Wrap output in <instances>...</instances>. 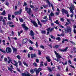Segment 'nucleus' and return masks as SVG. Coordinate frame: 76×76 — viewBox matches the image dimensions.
<instances>
[{
    "label": "nucleus",
    "mask_w": 76,
    "mask_h": 76,
    "mask_svg": "<svg viewBox=\"0 0 76 76\" xmlns=\"http://www.w3.org/2000/svg\"><path fill=\"white\" fill-rule=\"evenodd\" d=\"M72 29V28L70 27L69 26H68L67 27L65 28H64L65 33H68V32H69V34H71Z\"/></svg>",
    "instance_id": "1"
},
{
    "label": "nucleus",
    "mask_w": 76,
    "mask_h": 76,
    "mask_svg": "<svg viewBox=\"0 0 76 76\" xmlns=\"http://www.w3.org/2000/svg\"><path fill=\"white\" fill-rule=\"evenodd\" d=\"M22 76H33L27 71L26 72L24 73H22Z\"/></svg>",
    "instance_id": "2"
},
{
    "label": "nucleus",
    "mask_w": 76,
    "mask_h": 76,
    "mask_svg": "<svg viewBox=\"0 0 76 76\" xmlns=\"http://www.w3.org/2000/svg\"><path fill=\"white\" fill-rule=\"evenodd\" d=\"M26 11H27L29 15H31V8H28L27 7L25 8Z\"/></svg>",
    "instance_id": "3"
},
{
    "label": "nucleus",
    "mask_w": 76,
    "mask_h": 76,
    "mask_svg": "<svg viewBox=\"0 0 76 76\" xmlns=\"http://www.w3.org/2000/svg\"><path fill=\"white\" fill-rule=\"evenodd\" d=\"M47 3L48 4L49 7H50V6H51L53 10H54V6H53V4H51V3L48 0L47 1Z\"/></svg>",
    "instance_id": "4"
},
{
    "label": "nucleus",
    "mask_w": 76,
    "mask_h": 76,
    "mask_svg": "<svg viewBox=\"0 0 76 76\" xmlns=\"http://www.w3.org/2000/svg\"><path fill=\"white\" fill-rule=\"evenodd\" d=\"M6 51L7 53H10L12 52V49L9 47H7L6 48Z\"/></svg>",
    "instance_id": "5"
},
{
    "label": "nucleus",
    "mask_w": 76,
    "mask_h": 76,
    "mask_svg": "<svg viewBox=\"0 0 76 76\" xmlns=\"http://www.w3.org/2000/svg\"><path fill=\"white\" fill-rule=\"evenodd\" d=\"M22 13V9L20 10L19 11L15 12L14 13V14L16 15H20V14H21V13Z\"/></svg>",
    "instance_id": "6"
},
{
    "label": "nucleus",
    "mask_w": 76,
    "mask_h": 76,
    "mask_svg": "<svg viewBox=\"0 0 76 76\" xmlns=\"http://www.w3.org/2000/svg\"><path fill=\"white\" fill-rule=\"evenodd\" d=\"M31 22L34 25V26H35V27H38L37 24V23H36V22H35V21L31 20Z\"/></svg>",
    "instance_id": "7"
},
{
    "label": "nucleus",
    "mask_w": 76,
    "mask_h": 76,
    "mask_svg": "<svg viewBox=\"0 0 76 76\" xmlns=\"http://www.w3.org/2000/svg\"><path fill=\"white\" fill-rule=\"evenodd\" d=\"M68 49V47H66L65 49H64L63 50L61 49H58V50L59 51H63V52H64V51H67V50Z\"/></svg>",
    "instance_id": "8"
},
{
    "label": "nucleus",
    "mask_w": 76,
    "mask_h": 76,
    "mask_svg": "<svg viewBox=\"0 0 76 76\" xmlns=\"http://www.w3.org/2000/svg\"><path fill=\"white\" fill-rule=\"evenodd\" d=\"M27 41H28V39L26 38L24 39L22 41L23 44H26V43Z\"/></svg>",
    "instance_id": "9"
},
{
    "label": "nucleus",
    "mask_w": 76,
    "mask_h": 76,
    "mask_svg": "<svg viewBox=\"0 0 76 76\" xmlns=\"http://www.w3.org/2000/svg\"><path fill=\"white\" fill-rule=\"evenodd\" d=\"M42 69H41V68H39L37 70H36V74L37 75H38V73H39V72Z\"/></svg>",
    "instance_id": "10"
},
{
    "label": "nucleus",
    "mask_w": 76,
    "mask_h": 76,
    "mask_svg": "<svg viewBox=\"0 0 76 76\" xmlns=\"http://www.w3.org/2000/svg\"><path fill=\"white\" fill-rule=\"evenodd\" d=\"M13 61L14 63H15V64H13V65H14V66H15L16 67H18V62H16V61Z\"/></svg>",
    "instance_id": "11"
},
{
    "label": "nucleus",
    "mask_w": 76,
    "mask_h": 76,
    "mask_svg": "<svg viewBox=\"0 0 76 76\" xmlns=\"http://www.w3.org/2000/svg\"><path fill=\"white\" fill-rule=\"evenodd\" d=\"M70 13H72V14H71L70 16L71 18H72L73 16L74 15V12H73V10H70Z\"/></svg>",
    "instance_id": "12"
},
{
    "label": "nucleus",
    "mask_w": 76,
    "mask_h": 76,
    "mask_svg": "<svg viewBox=\"0 0 76 76\" xmlns=\"http://www.w3.org/2000/svg\"><path fill=\"white\" fill-rule=\"evenodd\" d=\"M46 58L48 62H50L51 61V59H50V58L49 56H46Z\"/></svg>",
    "instance_id": "13"
},
{
    "label": "nucleus",
    "mask_w": 76,
    "mask_h": 76,
    "mask_svg": "<svg viewBox=\"0 0 76 76\" xmlns=\"http://www.w3.org/2000/svg\"><path fill=\"white\" fill-rule=\"evenodd\" d=\"M30 35H31V36H33L34 35V33L33 31L31 30L30 32V33L29 34Z\"/></svg>",
    "instance_id": "14"
},
{
    "label": "nucleus",
    "mask_w": 76,
    "mask_h": 76,
    "mask_svg": "<svg viewBox=\"0 0 76 76\" xmlns=\"http://www.w3.org/2000/svg\"><path fill=\"white\" fill-rule=\"evenodd\" d=\"M74 7H75L74 5L72 4L71 5V6L70 7V8L69 7L68 8L69 9L70 11V10H74Z\"/></svg>",
    "instance_id": "15"
},
{
    "label": "nucleus",
    "mask_w": 76,
    "mask_h": 76,
    "mask_svg": "<svg viewBox=\"0 0 76 76\" xmlns=\"http://www.w3.org/2000/svg\"><path fill=\"white\" fill-rule=\"evenodd\" d=\"M31 58H34V57H36V54L35 53H34V54L31 53Z\"/></svg>",
    "instance_id": "16"
},
{
    "label": "nucleus",
    "mask_w": 76,
    "mask_h": 76,
    "mask_svg": "<svg viewBox=\"0 0 76 76\" xmlns=\"http://www.w3.org/2000/svg\"><path fill=\"white\" fill-rule=\"evenodd\" d=\"M62 12H64V13H65L66 14H68V12H67V11L66 10H65L64 9H62Z\"/></svg>",
    "instance_id": "17"
},
{
    "label": "nucleus",
    "mask_w": 76,
    "mask_h": 76,
    "mask_svg": "<svg viewBox=\"0 0 76 76\" xmlns=\"http://www.w3.org/2000/svg\"><path fill=\"white\" fill-rule=\"evenodd\" d=\"M56 56L57 58H61V56H60L58 53L56 55Z\"/></svg>",
    "instance_id": "18"
},
{
    "label": "nucleus",
    "mask_w": 76,
    "mask_h": 76,
    "mask_svg": "<svg viewBox=\"0 0 76 76\" xmlns=\"http://www.w3.org/2000/svg\"><path fill=\"white\" fill-rule=\"evenodd\" d=\"M12 49L13 50L14 53H16V51H17V49H16V48H14L13 47H12Z\"/></svg>",
    "instance_id": "19"
},
{
    "label": "nucleus",
    "mask_w": 76,
    "mask_h": 76,
    "mask_svg": "<svg viewBox=\"0 0 76 76\" xmlns=\"http://www.w3.org/2000/svg\"><path fill=\"white\" fill-rule=\"evenodd\" d=\"M30 72L31 73V74H33L34 73V69H31L30 70Z\"/></svg>",
    "instance_id": "20"
},
{
    "label": "nucleus",
    "mask_w": 76,
    "mask_h": 76,
    "mask_svg": "<svg viewBox=\"0 0 76 76\" xmlns=\"http://www.w3.org/2000/svg\"><path fill=\"white\" fill-rule=\"evenodd\" d=\"M6 15V11L4 10V11L1 14V15Z\"/></svg>",
    "instance_id": "21"
},
{
    "label": "nucleus",
    "mask_w": 76,
    "mask_h": 76,
    "mask_svg": "<svg viewBox=\"0 0 76 76\" xmlns=\"http://www.w3.org/2000/svg\"><path fill=\"white\" fill-rule=\"evenodd\" d=\"M7 67L9 70L11 72V73H12V68H10L9 67Z\"/></svg>",
    "instance_id": "22"
},
{
    "label": "nucleus",
    "mask_w": 76,
    "mask_h": 76,
    "mask_svg": "<svg viewBox=\"0 0 76 76\" xmlns=\"http://www.w3.org/2000/svg\"><path fill=\"white\" fill-rule=\"evenodd\" d=\"M18 63L19 64V66H22V62L20 61L19 60L18 61Z\"/></svg>",
    "instance_id": "23"
},
{
    "label": "nucleus",
    "mask_w": 76,
    "mask_h": 76,
    "mask_svg": "<svg viewBox=\"0 0 76 76\" xmlns=\"http://www.w3.org/2000/svg\"><path fill=\"white\" fill-rule=\"evenodd\" d=\"M10 17H11V15L10 14L8 15V18L9 20H11L10 18Z\"/></svg>",
    "instance_id": "24"
},
{
    "label": "nucleus",
    "mask_w": 76,
    "mask_h": 76,
    "mask_svg": "<svg viewBox=\"0 0 76 76\" xmlns=\"http://www.w3.org/2000/svg\"><path fill=\"white\" fill-rule=\"evenodd\" d=\"M41 32L42 34H46V31L44 30H42L41 31Z\"/></svg>",
    "instance_id": "25"
},
{
    "label": "nucleus",
    "mask_w": 76,
    "mask_h": 76,
    "mask_svg": "<svg viewBox=\"0 0 76 76\" xmlns=\"http://www.w3.org/2000/svg\"><path fill=\"white\" fill-rule=\"evenodd\" d=\"M54 23L57 25H60V23L58 22V20H56V21L54 22Z\"/></svg>",
    "instance_id": "26"
},
{
    "label": "nucleus",
    "mask_w": 76,
    "mask_h": 76,
    "mask_svg": "<svg viewBox=\"0 0 76 76\" xmlns=\"http://www.w3.org/2000/svg\"><path fill=\"white\" fill-rule=\"evenodd\" d=\"M7 24L8 25H12L13 24V22L11 21H9L7 23Z\"/></svg>",
    "instance_id": "27"
},
{
    "label": "nucleus",
    "mask_w": 76,
    "mask_h": 76,
    "mask_svg": "<svg viewBox=\"0 0 76 76\" xmlns=\"http://www.w3.org/2000/svg\"><path fill=\"white\" fill-rule=\"evenodd\" d=\"M3 25H6V21L4 20L3 19L2 20Z\"/></svg>",
    "instance_id": "28"
},
{
    "label": "nucleus",
    "mask_w": 76,
    "mask_h": 76,
    "mask_svg": "<svg viewBox=\"0 0 76 76\" xmlns=\"http://www.w3.org/2000/svg\"><path fill=\"white\" fill-rule=\"evenodd\" d=\"M0 51H1V52H2V53H6V52L5 51V50H3L2 49H0Z\"/></svg>",
    "instance_id": "29"
},
{
    "label": "nucleus",
    "mask_w": 76,
    "mask_h": 76,
    "mask_svg": "<svg viewBox=\"0 0 76 76\" xmlns=\"http://www.w3.org/2000/svg\"><path fill=\"white\" fill-rule=\"evenodd\" d=\"M23 64L25 65V66H26V67H28V64L26 63V62H23Z\"/></svg>",
    "instance_id": "30"
},
{
    "label": "nucleus",
    "mask_w": 76,
    "mask_h": 76,
    "mask_svg": "<svg viewBox=\"0 0 76 76\" xmlns=\"http://www.w3.org/2000/svg\"><path fill=\"white\" fill-rule=\"evenodd\" d=\"M50 15L51 16H54V14L53 13L51 12L50 14Z\"/></svg>",
    "instance_id": "31"
},
{
    "label": "nucleus",
    "mask_w": 76,
    "mask_h": 76,
    "mask_svg": "<svg viewBox=\"0 0 76 76\" xmlns=\"http://www.w3.org/2000/svg\"><path fill=\"white\" fill-rule=\"evenodd\" d=\"M56 40H58V41H60L61 40V39L60 37H58L56 38Z\"/></svg>",
    "instance_id": "32"
},
{
    "label": "nucleus",
    "mask_w": 76,
    "mask_h": 76,
    "mask_svg": "<svg viewBox=\"0 0 76 76\" xmlns=\"http://www.w3.org/2000/svg\"><path fill=\"white\" fill-rule=\"evenodd\" d=\"M29 49L30 51H32V50H33V48H32V47H31V46H30L29 47Z\"/></svg>",
    "instance_id": "33"
},
{
    "label": "nucleus",
    "mask_w": 76,
    "mask_h": 76,
    "mask_svg": "<svg viewBox=\"0 0 76 76\" xmlns=\"http://www.w3.org/2000/svg\"><path fill=\"white\" fill-rule=\"evenodd\" d=\"M16 57L18 59V60L20 59V56H19V55L17 56Z\"/></svg>",
    "instance_id": "34"
},
{
    "label": "nucleus",
    "mask_w": 76,
    "mask_h": 76,
    "mask_svg": "<svg viewBox=\"0 0 76 76\" xmlns=\"http://www.w3.org/2000/svg\"><path fill=\"white\" fill-rule=\"evenodd\" d=\"M38 54L40 56L41 55V51H40V50H38Z\"/></svg>",
    "instance_id": "35"
},
{
    "label": "nucleus",
    "mask_w": 76,
    "mask_h": 76,
    "mask_svg": "<svg viewBox=\"0 0 76 76\" xmlns=\"http://www.w3.org/2000/svg\"><path fill=\"white\" fill-rule=\"evenodd\" d=\"M40 48H41L42 49H44V46L43 45H41L40 46Z\"/></svg>",
    "instance_id": "36"
},
{
    "label": "nucleus",
    "mask_w": 76,
    "mask_h": 76,
    "mask_svg": "<svg viewBox=\"0 0 76 76\" xmlns=\"http://www.w3.org/2000/svg\"><path fill=\"white\" fill-rule=\"evenodd\" d=\"M59 47H60V46L58 45H56L55 46V47L56 48H58Z\"/></svg>",
    "instance_id": "37"
},
{
    "label": "nucleus",
    "mask_w": 76,
    "mask_h": 76,
    "mask_svg": "<svg viewBox=\"0 0 76 76\" xmlns=\"http://www.w3.org/2000/svg\"><path fill=\"white\" fill-rule=\"evenodd\" d=\"M48 69L50 72H52L51 68H48Z\"/></svg>",
    "instance_id": "38"
},
{
    "label": "nucleus",
    "mask_w": 76,
    "mask_h": 76,
    "mask_svg": "<svg viewBox=\"0 0 76 76\" xmlns=\"http://www.w3.org/2000/svg\"><path fill=\"white\" fill-rule=\"evenodd\" d=\"M38 24H39V25H40V26H42V24L41 23L40 21H38Z\"/></svg>",
    "instance_id": "39"
},
{
    "label": "nucleus",
    "mask_w": 76,
    "mask_h": 76,
    "mask_svg": "<svg viewBox=\"0 0 76 76\" xmlns=\"http://www.w3.org/2000/svg\"><path fill=\"white\" fill-rule=\"evenodd\" d=\"M74 28V30H73L74 33V34H76V29H75V28Z\"/></svg>",
    "instance_id": "40"
},
{
    "label": "nucleus",
    "mask_w": 76,
    "mask_h": 76,
    "mask_svg": "<svg viewBox=\"0 0 76 76\" xmlns=\"http://www.w3.org/2000/svg\"><path fill=\"white\" fill-rule=\"evenodd\" d=\"M60 14V12H55V15H58Z\"/></svg>",
    "instance_id": "41"
},
{
    "label": "nucleus",
    "mask_w": 76,
    "mask_h": 76,
    "mask_svg": "<svg viewBox=\"0 0 76 76\" xmlns=\"http://www.w3.org/2000/svg\"><path fill=\"white\" fill-rule=\"evenodd\" d=\"M11 61H12V60L11 59H9L8 61V63L9 64L10 63V62H11Z\"/></svg>",
    "instance_id": "42"
},
{
    "label": "nucleus",
    "mask_w": 76,
    "mask_h": 76,
    "mask_svg": "<svg viewBox=\"0 0 76 76\" xmlns=\"http://www.w3.org/2000/svg\"><path fill=\"white\" fill-rule=\"evenodd\" d=\"M30 6L31 8H32V9H34V7L31 4L30 5Z\"/></svg>",
    "instance_id": "43"
},
{
    "label": "nucleus",
    "mask_w": 76,
    "mask_h": 76,
    "mask_svg": "<svg viewBox=\"0 0 76 76\" xmlns=\"http://www.w3.org/2000/svg\"><path fill=\"white\" fill-rule=\"evenodd\" d=\"M19 20L20 22H23V19H22V18L20 19H19Z\"/></svg>",
    "instance_id": "44"
},
{
    "label": "nucleus",
    "mask_w": 76,
    "mask_h": 76,
    "mask_svg": "<svg viewBox=\"0 0 76 76\" xmlns=\"http://www.w3.org/2000/svg\"><path fill=\"white\" fill-rule=\"evenodd\" d=\"M22 25V26L23 27V28H24L26 26H25V24H23Z\"/></svg>",
    "instance_id": "45"
},
{
    "label": "nucleus",
    "mask_w": 76,
    "mask_h": 76,
    "mask_svg": "<svg viewBox=\"0 0 76 76\" xmlns=\"http://www.w3.org/2000/svg\"><path fill=\"white\" fill-rule=\"evenodd\" d=\"M24 28L25 31H27L28 29V27H26V26Z\"/></svg>",
    "instance_id": "46"
},
{
    "label": "nucleus",
    "mask_w": 76,
    "mask_h": 76,
    "mask_svg": "<svg viewBox=\"0 0 76 76\" xmlns=\"http://www.w3.org/2000/svg\"><path fill=\"white\" fill-rule=\"evenodd\" d=\"M67 61H66L65 63V64H64L63 63V62H62V64H63V65H66V64H67Z\"/></svg>",
    "instance_id": "47"
},
{
    "label": "nucleus",
    "mask_w": 76,
    "mask_h": 76,
    "mask_svg": "<svg viewBox=\"0 0 76 76\" xmlns=\"http://www.w3.org/2000/svg\"><path fill=\"white\" fill-rule=\"evenodd\" d=\"M50 29H51V28H50V27L49 28H48L47 29V30L48 31H50Z\"/></svg>",
    "instance_id": "48"
},
{
    "label": "nucleus",
    "mask_w": 76,
    "mask_h": 76,
    "mask_svg": "<svg viewBox=\"0 0 76 76\" xmlns=\"http://www.w3.org/2000/svg\"><path fill=\"white\" fill-rule=\"evenodd\" d=\"M29 42L31 44H33V42L31 40H29Z\"/></svg>",
    "instance_id": "49"
},
{
    "label": "nucleus",
    "mask_w": 76,
    "mask_h": 76,
    "mask_svg": "<svg viewBox=\"0 0 76 76\" xmlns=\"http://www.w3.org/2000/svg\"><path fill=\"white\" fill-rule=\"evenodd\" d=\"M35 45L36 46V48L38 47V43H37V42H36Z\"/></svg>",
    "instance_id": "50"
},
{
    "label": "nucleus",
    "mask_w": 76,
    "mask_h": 76,
    "mask_svg": "<svg viewBox=\"0 0 76 76\" xmlns=\"http://www.w3.org/2000/svg\"><path fill=\"white\" fill-rule=\"evenodd\" d=\"M49 19L50 20H51V16H50V15H49Z\"/></svg>",
    "instance_id": "51"
},
{
    "label": "nucleus",
    "mask_w": 76,
    "mask_h": 76,
    "mask_svg": "<svg viewBox=\"0 0 76 76\" xmlns=\"http://www.w3.org/2000/svg\"><path fill=\"white\" fill-rule=\"evenodd\" d=\"M33 64L34 66H36V67H37V64L35 63H34Z\"/></svg>",
    "instance_id": "52"
},
{
    "label": "nucleus",
    "mask_w": 76,
    "mask_h": 76,
    "mask_svg": "<svg viewBox=\"0 0 76 76\" xmlns=\"http://www.w3.org/2000/svg\"><path fill=\"white\" fill-rule=\"evenodd\" d=\"M63 40H64V41H68V40L67 39H63Z\"/></svg>",
    "instance_id": "53"
},
{
    "label": "nucleus",
    "mask_w": 76,
    "mask_h": 76,
    "mask_svg": "<svg viewBox=\"0 0 76 76\" xmlns=\"http://www.w3.org/2000/svg\"><path fill=\"white\" fill-rule=\"evenodd\" d=\"M67 21L70 23V20L69 19H67Z\"/></svg>",
    "instance_id": "54"
},
{
    "label": "nucleus",
    "mask_w": 76,
    "mask_h": 76,
    "mask_svg": "<svg viewBox=\"0 0 76 76\" xmlns=\"http://www.w3.org/2000/svg\"><path fill=\"white\" fill-rule=\"evenodd\" d=\"M36 62L38 63L39 62V60L38 58H37L36 60Z\"/></svg>",
    "instance_id": "55"
},
{
    "label": "nucleus",
    "mask_w": 76,
    "mask_h": 76,
    "mask_svg": "<svg viewBox=\"0 0 76 76\" xmlns=\"http://www.w3.org/2000/svg\"><path fill=\"white\" fill-rule=\"evenodd\" d=\"M57 60L56 61H57V62H58L60 60V58H57Z\"/></svg>",
    "instance_id": "56"
},
{
    "label": "nucleus",
    "mask_w": 76,
    "mask_h": 76,
    "mask_svg": "<svg viewBox=\"0 0 76 76\" xmlns=\"http://www.w3.org/2000/svg\"><path fill=\"white\" fill-rule=\"evenodd\" d=\"M10 66L11 67L12 69H13V66L12 65H10Z\"/></svg>",
    "instance_id": "57"
},
{
    "label": "nucleus",
    "mask_w": 76,
    "mask_h": 76,
    "mask_svg": "<svg viewBox=\"0 0 76 76\" xmlns=\"http://www.w3.org/2000/svg\"><path fill=\"white\" fill-rule=\"evenodd\" d=\"M61 21H62V22H63V21H64V19L63 18H61Z\"/></svg>",
    "instance_id": "58"
},
{
    "label": "nucleus",
    "mask_w": 76,
    "mask_h": 76,
    "mask_svg": "<svg viewBox=\"0 0 76 76\" xmlns=\"http://www.w3.org/2000/svg\"><path fill=\"white\" fill-rule=\"evenodd\" d=\"M4 61H7V59L6 58H5L4 59Z\"/></svg>",
    "instance_id": "59"
},
{
    "label": "nucleus",
    "mask_w": 76,
    "mask_h": 76,
    "mask_svg": "<svg viewBox=\"0 0 76 76\" xmlns=\"http://www.w3.org/2000/svg\"><path fill=\"white\" fill-rule=\"evenodd\" d=\"M58 12H60V10L58 8H57L56 10Z\"/></svg>",
    "instance_id": "60"
},
{
    "label": "nucleus",
    "mask_w": 76,
    "mask_h": 76,
    "mask_svg": "<svg viewBox=\"0 0 76 76\" xmlns=\"http://www.w3.org/2000/svg\"><path fill=\"white\" fill-rule=\"evenodd\" d=\"M69 42L71 43H72V44H74V42L72 41H69Z\"/></svg>",
    "instance_id": "61"
},
{
    "label": "nucleus",
    "mask_w": 76,
    "mask_h": 76,
    "mask_svg": "<svg viewBox=\"0 0 76 76\" xmlns=\"http://www.w3.org/2000/svg\"><path fill=\"white\" fill-rule=\"evenodd\" d=\"M57 67H58L59 70H60V66H57Z\"/></svg>",
    "instance_id": "62"
},
{
    "label": "nucleus",
    "mask_w": 76,
    "mask_h": 76,
    "mask_svg": "<svg viewBox=\"0 0 76 76\" xmlns=\"http://www.w3.org/2000/svg\"><path fill=\"white\" fill-rule=\"evenodd\" d=\"M70 66H71V67H72V68H73V69H75V67H74L73 66L70 65Z\"/></svg>",
    "instance_id": "63"
},
{
    "label": "nucleus",
    "mask_w": 76,
    "mask_h": 76,
    "mask_svg": "<svg viewBox=\"0 0 76 76\" xmlns=\"http://www.w3.org/2000/svg\"><path fill=\"white\" fill-rule=\"evenodd\" d=\"M64 34H61V36H64Z\"/></svg>",
    "instance_id": "64"
}]
</instances>
